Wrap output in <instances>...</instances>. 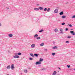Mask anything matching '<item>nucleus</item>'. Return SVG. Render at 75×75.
<instances>
[{
	"label": "nucleus",
	"mask_w": 75,
	"mask_h": 75,
	"mask_svg": "<svg viewBox=\"0 0 75 75\" xmlns=\"http://www.w3.org/2000/svg\"><path fill=\"white\" fill-rule=\"evenodd\" d=\"M55 54H56L55 53H52V55H53V56L55 55Z\"/></svg>",
	"instance_id": "23"
},
{
	"label": "nucleus",
	"mask_w": 75,
	"mask_h": 75,
	"mask_svg": "<svg viewBox=\"0 0 75 75\" xmlns=\"http://www.w3.org/2000/svg\"><path fill=\"white\" fill-rule=\"evenodd\" d=\"M7 69H10V66L9 65L7 66Z\"/></svg>",
	"instance_id": "15"
},
{
	"label": "nucleus",
	"mask_w": 75,
	"mask_h": 75,
	"mask_svg": "<svg viewBox=\"0 0 75 75\" xmlns=\"http://www.w3.org/2000/svg\"><path fill=\"white\" fill-rule=\"evenodd\" d=\"M38 37V35L36 34L34 36V38H36V37Z\"/></svg>",
	"instance_id": "17"
},
{
	"label": "nucleus",
	"mask_w": 75,
	"mask_h": 75,
	"mask_svg": "<svg viewBox=\"0 0 75 75\" xmlns=\"http://www.w3.org/2000/svg\"><path fill=\"white\" fill-rule=\"evenodd\" d=\"M47 11L48 12H50V8H48Z\"/></svg>",
	"instance_id": "25"
},
{
	"label": "nucleus",
	"mask_w": 75,
	"mask_h": 75,
	"mask_svg": "<svg viewBox=\"0 0 75 75\" xmlns=\"http://www.w3.org/2000/svg\"><path fill=\"white\" fill-rule=\"evenodd\" d=\"M1 25L0 23V26H1Z\"/></svg>",
	"instance_id": "44"
},
{
	"label": "nucleus",
	"mask_w": 75,
	"mask_h": 75,
	"mask_svg": "<svg viewBox=\"0 0 75 75\" xmlns=\"http://www.w3.org/2000/svg\"><path fill=\"white\" fill-rule=\"evenodd\" d=\"M56 74H57V72L56 71H55L52 74L53 75H56Z\"/></svg>",
	"instance_id": "10"
},
{
	"label": "nucleus",
	"mask_w": 75,
	"mask_h": 75,
	"mask_svg": "<svg viewBox=\"0 0 75 75\" xmlns=\"http://www.w3.org/2000/svg\"><path fill=\"white\" fill-rule=\"evenodd\" d=\"M65 17H66V16H62V18H65Z\"/></svg>",
	"instance_id": "19"
},
{
	"label": "nucleus",
	"mask_w": 75,
	"mask_h": 75,
	"mask_svg": "<svg viewBox=\"0 0 75 75\" xmlns=\"http://www.w3.org/2000/svg\"><path fill=\"white\" fill-rule=\"evenodd\" d=\"M34 10H39V9L38 8H34Z\"/></svg>",
	"instance_id": "24"
},
{
	"label": "nucleus",
	"mask_w": 75,
	"mask_h": 75,
	"mask_svg": "<svg viewBox=\"0 0 75 75\" xmlns=\"http://www.w3.org/2000/svg\"><path fill=\"white\" fill-rule=\"evenodd\" d=\"M15 54L16 55H18V53H15Z\"/></svg>",
	"instance_id": "36"
},
{
	"label": "nucleus",
	"mask_w": 75,
	"mask_h": 75,
	"mask_svg": "<svg viewBox=\"0 0 75 75\" xmlns=\"http://www.w3.org/2000/svg\"><path fill=\"white\" fill-rule=\"evenodd\" d=\"M70 33H71V34H72L73 35H75V33H74V31H71L70 32Z\"/></svg>",
	"instance_id": "5"
},
{
	"label": "nucleus",
	"mask_w": 75,
	"mask_h": 75,
	"mask_svg": "<svg viewBox=\"0 0 75 75\" xmlns=\"http://www.w3.org/2000/svg\"><path fill=\"white\" fill-rule=\"evenodd\" d=\"M47 8H46L44 9V11H47Z\"/></svg>",
	"instance_id": "31"
},
{
	"label": "nucleus",
	"mask_w": 75,
	"mask_h": 75,
	"mask_svg": "<svg viewBox=\"0 0 75 75\" xmlns=\"http://www.w3.org/2000/svg\"><path fill=\"white\" fill-rule=\"evenodd\" d=\"M69 26V24H68L67 25V26Z\"/></svg>",
	"instance_id": "42"
},
{
	"label": "nucleus",
	"mask_w": 75,
	"mask_h": 75,
	"mask_svg": "<svg viewBox=\"0 0 75 75\" xmlns=\"http://www.w3.org/2000/svg\"><path fill=\"white\" fill-rule=\"evenodd\" d=\"M72 18H75V15L73 16L72 17Z\"/></svg>",
	"instance_id": "33"
},
{
	"label": "nucleus",
	"mask_w": 75,
	"mask_h": 75,
	"mask_svg": "<svg viewBox=\"0 0 75 75\" xmlns=\"http://www.w3.org/2000/svg\"><path fill=\"white\" fill-rule=\"evenodd\" d=\"M34 56L35 57H38V54H34Z\"/></svg>",
	"instance_id": "14"
},
{
	"label": "nucleus",
	"mask_w": 75,
	"mask_h": 75,
	"mask_svg": "<svg viewBox=\"0 0 75 75\" xmlns=\"http://www.w3.org/2000/svg\"><path fill=\"white\" fill-rule=\"evenodd\" d=\"M8 35L10 37H12L13 36V34H9Z\"/></svg>",
	"instance_id": "8"
},
{
	"label": "nucleus",
	"mask_w": 75,
	"mask_h": 75,
	"mask_svg": "<svg viewBox=\"0 0 75 75\" xmlns=\"http://www.w3.org/2000/svg\"><path fill=\"white\" fill-rule=\"evenodd\" d=\"M39 9H40L41 10H43V8L41 7H40L38 8Z\"/></svg>",
	"instance_id": "12"
},
{
	"label": "nucleus",
	"mask_w": 75,
	"mask_h": 75,
	"mask_svg": "<svg viewBox=\"0 0 75 75\" xmlns=\"http://www.w3.org/2000/svg\"><path fill=\"white\" fill-rule=\"evenodd\" d=\"M31 47L32 48H34V47H35V44H32L31 45Z\"/></svg>",
	"instance_id": "7"
},
{
	"label": "nucleus",
	"mask_w": 75,
	"mask_h": 75,
	"mask_svg": "<svg viewBox=\"0 0 75 75\" xmlns=\"http://www.w3.org/2000/svg\"><path fill=\"white\" fill-rule=\"evenodd\" d=\"M36 65H40V64H41V62H37L35 63Z\"/></svg>",
	"instance_id": "2"
},
{
	"label": "nucleus",
	"mask_w": 75,
	"mask_h": 75,
	"mask_svg": "<svg viewBox=\"0 0 75 75\" xmlns=\"http://www.w3.org/2000/svg\"><path fill=\"white\" fill-rule=\"evenodd\" d=\"M30 55L31 57H33V58L34 57V54L33 53L30 54Z\"/></svg>",
	"instance_id": "11"
},
{
	"label": "nucleus",
	"mask_w": 75,
	"mask_h": 75,
	"mask_svg": "<svg viewBox=\"0 0 75 75\" xmlns=\"http://www.w3.org/2000/svg\"><path fill=\"white\" fill-rule=\"evenodd\" d=\"M44 45V43H41V44H40V46H43V45Z\"/></svg>",
	"instance_id": "18"
},
{
	"label": "nucleus",
	"mask_w": 75,
	"mask_h": 75,
	"mask_svg": "<svg viewBox=\"0 0 75 75\" xmlns=\"http://www.w3.org/2000/svg\"><path fill=\"white\" fill-rule=\"evenodd\" d=\"M29 59H30V60H33V59L32 58H31V57L29 58Z\"/></svg>",
	"instance_id": "29"
},
{
	"label": "nucleus",
	"mask_w": 75,
	"mask_h": 75,
	"mask_svg": "<svg viewBox=\"0 0 75 75\" xmlns=\"http://www.w3.org/2000/svg\"><path fill=\"white\" fill-rule=\"evenodd\" d=\"M44 60L43 59H42V58H41L40 59L39 62H42Z\"/></svg>",
	"instance_id": "9"
},
{
	"label": "nucleus",
	"mask_w": 75,
	"mask_h": 75,
	"mask_svg": "<svg viewBox=\"0 0 75 75\" xmlns=\"http://www.w3.org/2000/svg\"><path fill=\"white\" fill-rule=\"evenodd\" d=\"M69 41H67L66 42V43H69Z\"/></svg>",
	"instance_id": "32"
},
{
	"label": "nucleus",
	"mask_w": 75,
	"mask_h": 75,
	"mask_svg": "<svg viewBox=\"0 0 75 75\" xmlns=\"http://www.w3.org/2000/svg\"><path fill=\"white\" fill-rule=\"evenodd\" d=\"M11 69L13 70L15 68L14 67V64H12L11 65Z\"/></svg>",
	"instance_id": "1"
},
{
	"label": "nucleus",
	"mask_w": 75,
	"mask_h": 75,
	"mask_svg": "<svg viewBox=\"0 0 75 75\" xmlns=\"http://www.w3.org/2000/svg\"><path fill=\"white\" fill-rule=\"evenodd\" d=\"M54 31L55 32V33H57V31H58V29H54Z\"/></svg>",
	"instance_id": "20"
},
{
	"label": "nucleus",
	"mask_w": 75,
	"mask_h": 75,
	"mask_svg": "<svg viewBox=\"0 0 75 75\" xmlns=\"http://www.w3.org/2000/svg\"><path fill=\"white\" fill-rule=\"evenodd\" d=\"M58 68L59 69H60L61 70V68H59V67H58Z\"/></svg>",
	"instance_id": "40"
},
{
	"label": "nucleus",
	"mask_w": 75,
	"mask_h": 75,
	"mask_svg": "<svg viewBox=\"0 0 75 75\" xmlns=\"http://www.w3.org/2000/svg\"><path fill=\"white\" fill-rule=\"evenodd\" d=\"M56 75H60L59 74H57Z\"/></svg>",
	"instance_id": "43"
},
{
	"label": "nucleus",
	"mask_w": 75,
	"mask_h": 75,
	"mask_svg": "<svg viewBox=\"0 0 75 75\" xmlns=\"http://www.w3.org/2000/svg\"><path fill=\"white\" fill-rule=\"evenodd\" d=\"M58 12V10L57 9H56L54 11V13H57Z\"/></svg>",
	"instance_id": "3"
},
{
	"label": "nucleus",
	"mask_w": 75,
	"mask_h": 75,
	"mask_svg": "<svg viewBox=\"0 0 75 75\" xmlns=\"http://www.w3.org/2000/svg\"><path fill=\"white\" fill-rule=\"evenodd\" d=\"M9 75V74H8V75Z\"/></svg>",
	"instance_id": "46"
},
{
	"label": "nucleus",
	"mask_w": 75,
	"mask_h": 75,
	"mask_svg": "<svg viewBox=\"0 0 75 75\" xmlns=\"http://www.w3.org/2000/svg\"><path fill=\"white\" fill-rule=\"evenodd\" d=\"M71 38V36H68L67 37L68 38Z\"/></svg>",
	"instance_id": "34"
},
{
	"label": "nucleus",
	"mask_w": 75,
	"mask_h": 75,
	"mask_svg": "<svg viewBox=\"0 0 75 75\" xmlns=\"http://www.w3.org/2000/svg\"><path fill=\"white\" fill-rule=\"evenodd\" d=\"M45 51H47V49H45Z\"/></svg>",
	"instance_id": "38"
},
{
	"label": "nucleus",
	"mask_w": 75,
	"mask_h": 75,
	"mask_svg": "<svg viewBox=\"0 0 75 75\" xmlns=\"http://www.w3.org/2000/svg\"><path fill=\"white\" fill-rule=\"evenodd\" d=\"M36 39H37V40H40L41 39V38L40 37H37L36 38Z\"/></svg>",
	"instance_id": "22"
},
{
	"label": "nucleus",
	"mask_w": 75,
	"mask_h": 75,
	"mask_svg": "<svg viewBox=\"0 0 75 75\" xmlns=\"http://www.w3.org/2000/svg\"><path fill=\"white\" fill-rule=\"evenodd\" d=\"M53 49H57V46H55L54 47H53Z\"/></svg>",
	"instance_id": "21"
},
{
	"label": "nucleus",
	"mask_w": 75,
	"mask_h": 75,
	"mask_svg": "<svg viewBox=\"0 0 75 75\" xmlns=\"http://www.w3.org/2000/svg\"><path fill=\"white\" fill-rule=\"evenodd\" d=\"M65 23H62V25H65Z\"/></svg>",
	"instance_id": "28"
},
{
	"label": "nucleus",
	"mask_w": 75,
	"mask_h": 75,
	"mask_svg": "<svg viewBox=\"0 0 75 75\" xmlns=\"http://www.w3.org/2000/svg\"><path fill=\"white\" fill-rule=\"evenodd\" d=\"M68 3L67 2V3H66L65 4H68Z\"/></svg>",
	"instance_id": "41"
},
{
	"label": "nucleus",
	"mask_w": 75,
	"mask_h": 75,
	"mask_svg": "<svg viewBox=\"0 0 75 75\" xmlns=\"http://www.w3.org/2000/svg\"><path fill=\"white\" fill-rule=\"evenodd\" d=\"M43 69H42V70H43Z\"/></svg>",
	"instance_id": "45"
},
{
	"label": "nucleus",
	"mask_w": 75,
	"mask_h": 75,
	"mask_svg": "<svg viewBox=\"0 0 75 75\" xmlns=\"http://www.w3.org/2000/svg\"><path fill=\"white\" fill-rule=\"evenodd\" d=\"M28 71L27 69H25L24 70V72L25 73H27Z\"/></svg>",
	"instance_id": "16"
},
{
	"label": "nucleus",
	"mask_w": 75,
	"mask_h": 75,
	"mask_svg": "<svg viewBox=\"0 0 75 75\" xmlns=\"http://www.w3.org/2000/svg\"><path fill=\"white\" fill-rule=\"evenodd\" d=\"M69 27H72V25H69Z\"/></svg>",
	"instance_id": "39"
},
{
	"label": "nucleus",
	"mask_w": 75,
	"mask_h": 75,
	"mask_svg": "<svg viewBox=\"0 0 75 75\" xmlns=\"http://www.w3.org/2000/svg\"><path fill=\"white\" fill-rule=\"evenodd\" d=\"M13 58H18L19 56L18 55H15L13 57Z\"/></svg>",
	"instance_id": "4"
},
{
	"label": "nucleus",
	"mask_w": 75,
	"mask_h": 75,
	"mask_svg": "<svg viewBox=\"0 0 75 75\" xmlns=\"http://www.w3.org/2000/svg\"><path fill=\"white\" fill-rule=\"evenodd\" d=\"M53 43L54 44H55V42H53Z\"/></svg>",
	"instance_id": "37"
},
{
	"label": "nucleus",
	"mask_w": 75,
	"mask_h": 75,
	"mask_svg": "<svg viewBox=\"0 0 75 75\" xmlns=\"http://www.w3.org/2000/svg\"><path fill=\"white\" fill-rule=\"evenodd\" d=\"M18 55H21V53L20 52H19L18 53Z\"/></svg>",
	"instance_id": "26"
},
{
	"label": "nucleus",
	"mask_w": 75,
	"mask_h": 75,
	"mask_svg": "<svg viewBox=\"0 0 75 75\" xmlns=\"http://www.w3.org/2000/svg\"><path fill=\"white\" fill-rule=\"evenodd\" d=\"M68 29L67 28H66V31H68Z\"/></svg>",
	"instance_id": "35"
},
{
	"label": "nucleus",
	"mask_w": 75,
	"mask_h": 75,
	"mask_svg": "<svg viewBox=\"0 0 75 75\" xmlns=\"http://www.w3.org/2000/svg\"><path fill=\"white\" fill-rule=\"evenodd\" d=\"M42 31H44V30H41L40 31H39V32L41 33V32H42Z\"/></svg>",
	"instance_id": "27"
},
{
	"label": "nucleus",
	"mask_w": 75,
	"mask_h": 75,
	"mask_svg": "<svg viewBox=\"0 0 75 75\" xmlns=\"http://www.w3.org/2000/svg\"><path fill=\"white\" fill-rule=\"evenodd\" d=\"M67 68H70V65H67Z\"/></svg>",
	"instance_id": "30"
},
{
	"label": "nucleus",
	"mask_w": 75,
	"mask_h": 75,
	"mask_svg": "<svg viewBox=\"0 0 75 75\" xmlns=\"http://www.w3.org/2000/svg\"><path fill=\"white\" fill-rule=\"evenodd\" d=\"M60 15H62V14H63L64 13L63 12V11H62L61 12L59 13Z\"/></svg>",
	"instance_id": "13"
},
{
	"label": "nucleus",
	"mask_w": 75,
	"mask_h": 75,
	"mask_svg": "<svg viewBox=\"0 0 75 75\" xmlns=\"http://www.w3.org/2000/svg\"><path fill=\"white\" fill-rule=\"evenodd\" d=\"M60 31H61V32H60V33H62V34H63L64 32L62 31L63 30L62 29H60Z\"/></svg>",
	"instance_id": "6"
}]
</instances>
